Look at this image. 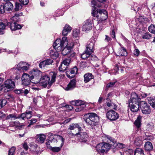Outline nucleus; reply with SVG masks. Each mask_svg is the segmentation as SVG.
I'll list each match as a JSON object with an SVG mask.
<instances>
[{
  "instance_id": "22",
  "label": "nucleus",
  "mask_w": 155,
  "mask_h": 155,
  "mask_svg": "<svg viewBox=\"0 0 155 155\" xmlns=\"http://www.w3.org/2000/svg\"><path fill=\"white\" fill-rule=\"evenodd\" d=\"M128 106L130 107V110L133 112H137L140 107V104L134 103L132 102L128 103Z\"/></svg>"
},
{
  "instance_id": "21",
  "label": "nucleus",
  "mask_w": 155,
  "mask_h": 155,
  "mask_svg": "<svg viewBox=\"0 0 155 155\" xmlns=\"http://www.w3.org/2000/svg\"><path fill=\"white\" fill-rule=\"evenodd\" d=\"M76 86V80L74 79L71 80L67 85V86L64 88V89L67 91L71 90L75 88Z\"/></svg>"
},
{
  "instance_id": "9",
  "label": "nucleus",
  "mask_w": 155,
  "mask_h": 155,
  "mask_svg": "<svg viewBox=\"0 0 155 155\" xmlns=\"http://www.w3.org/2000/svg\"><path fill=\"white\" fill-rule=\"evenodd\" d=\"M29 64L28 63L21 61L17 65V69L19 71L24 73L28 70Z\"/></svg>"
},
{
  "instance_id": "12",
  "label": "nucleus",
  "mask_w": 155,
  "mask_h": 155,
  "mask_svg": "<svg viewBox=\"0 0 155 155\" xmlns=\"http://www.w3.org/2000/svg\"><path fill=\"white\" fill-rule=\"evenodd\" d=\"M96 41V39L95 38L92 37L88 41L86 49L87 51H89L90 53H93L94 52V48Z\"/></svg>"
},
{
  "instance_id": "50",
  "label": "nucleus",
  "mask_w": 155,
  "mask_h": 155,
  "mask_svg": "<svg viewBox=\"0 0 155 155\" xmlns=\"http://www.w3.org/2000/svg\"><path fill=\"white\" fill-rule=\"evenodd\" d=\"M79 34V31L78 29H75L73 31V35L75 37H78Z\"/></svg>"
},
{
  "instance_id": "8",
  "label": "nucleus",
  "mask_w": 155,
  "mask_h": 155,
  "mask_svg": "<svg viewBox=\"0 0 155 155\" xmlns=\"http://www.w3.org/2000/svg\"><path fill=\"white\" fill-rule=\"evenodd\" d=\"M106 115L107 117L110 121H115L119 118L118 114L112 110L107 111Z\"/></svg>"
},
{
  "instance_id": "25",
  "label": "nucleus",
  "mask_w": 155,
  "mask_h": 155,
  "mask_svg": "<svg viewBox=\"0 0 155 155\" xmlns=\"http://www.w3.org/2000/svg\"><path fill=\"white\" fill-rule=\"evenodd\" d=\"M120 48L118 49L117 53L119 54L118 56H126L127 55V52L126 49L123 46L121 45Z\"/></svg>"
},
{
  "instance_id": "5",
  "label": "nucleus",
  "mask_w": 155,
  "mask_h": 155,
  "mask_svg": "<svg viewBox=\"0 0 155 155\" xmlns=\"http://www.w3.org/2000/svg\"><path fill=\"white\" fill-rule=\"evenodd\" d=\"M13 4L10 2L2 3L0 5V12L2 14L7 12H10L13 9Z\"/></svg>"
},
{
  "instance_id": "16",
  "label": "nucleus",
  "mask_w": 155,
  "mask_h": 155,
  "mask_svg": "<svg viewBox=\"0 0 155 155\" xmlns=\"http://www.w3.org/2000/svg\"><path fill=\"white\" fill-rule=\"evenodd\" d=\"M50 78L47 75L44 76L42 77L40 79V83L41 85L44 87H45L48 85V87H50Z\"/></svg>"
},
{
  "instance_id": "31",
  "label": "nucleus",
  "mask_w": 155,
  "mask_h": 155,
  "mask_svg": "<svg viewBox=\"0 0 155 155\" xmlns=\"http://www.w3.org/2000/svg\"><path fill=\"white\" fill-rule=\"evenodd\" d=\"M51 77V80L50 81V85L51 86L52 84L55 81V78L57 76L56 73L54 72H51L50 73Z\"/></svg>"
},
{
  "instance_id": "26",
  "label": "nucleus",
  "mask_w": 155,
  "mask_h": 155,
  "mask_svg": "<svg viewBox=\"0 0 155 155\" xmlns=\"http://www.w3.org/2000/svg\"><path fill=\"white\" fill-rule=\"evenodd\" d=\"M84 81L85 83L88 82L91 79L94 78V76L91 73H88L85 74L84 76Z\"/></svg>"
},
{
  "instance_id": "35",
  "label": "nucleus",
  "mask_w": 155,
  "mask_h": 155,
  "mask_svg": "<svg viewBox=\"0 0 155 155\" xmlns=\"http://www.w3.org/2000/svg\"><path fill=\"white\" fill-rule=\"evenodd\" d=\"M134 144L137 146H140L142 143L141 138L140 137H138L135 139L134 142Z\"/></svg>"
},
{
  "instance_id": "49",
  "label": "nucleus",
  "mask_w": 155,
  "mask_h": 155,
  "mask_svg": "<svg viewBox=\"0 0 155 155\" xmlns=\"http://www.w3.org/2000/svg\"><path fill=\"white\" fill-rule=\"evenodd\" d=\"M15 150V147H12L9 150L8 155H13Z\"/></svg>"
},
{
  "instance_id": "28",
  "label": "nucleus",
  "mask_w": 155,
  "mask_h": 155,
  "mask_svg": "<svg viewBox=\"0 0 155 155\" xmlns=\"http://www.w3.org/2000/svg\"><path fill=\"white\" fill-rule=\"evenodd\" d=\"M46 138L45 135L43 134H40L37 136L36 139L37 141L40 143H43Z\"/></svg>"
},
{
  "instance_id": "61",
  "label": "nucleus",
  "mask_w": 155,
  "mask_h": 155,
  "mask_svg": "<svg viewBox=\"0 0 155 155\" xmlns=\"http://www.w3.org/2000/svg\"><path fill=\"white\" fill-rule=\"evenodd\" d=\"M76 106H78L82 104H84L81 100H76Z\"/></svg>"
},
{
  "instance_id": "62",
  "label": "nucleus",
  "mask_w": 155,
  "mask_h": 155,
  "mask_svg": "<svg viewBox=\"0 0 155 155\" xmlns=\"http://www.w3.org/2000/svg\"><path fill=\"white\" fill-rule=\"evenodd\" d=\"M138 6V5L137 4H134V5L132 6L131 8L132 10H134L135 12L137 11V7Z\"/></svg>"
},
{
  "instance_id": "15",
  "label": "nucleus",
  "mask_w": 155,
  "mask_h": 155,
  "mask_svg": "<svg viewBox=\"0 0 155 155\" xmlns=\"http://www.w3.org/2000/svg\"><path fill=\"white\" fill-rule=\"evenodd\" d=\"M16 21H13L10 22H7V26L10 28L12 31H15L21 29L22 27L21 25L17 23Z\"/></svg>"
},
{
  "instance_id": "14",
  "label": "nucleus",
  "mask_w": 155,
  "mask_h": 155,
  "mask_svg": "<svg viewBox=\"0 0 155 155\" xmlns=\"http://www.w3.org/2000/svg\"><path fill=\"white\" fill-rule=\"evenodd\" d=\"M67 44L66 45H64L62 47L61 51V54L64 56L67 55L71 51V50L73 48L74 44L73 43H71L70 46Z\"/></svg>"
},
{
  "instance_id": "3",
  "label": "nucleus",
  "mask_w": 155,
  "mask_h": 155,
  "mask_svg": "<svg viewBox=\"0 0 155 155\" xmlns=\"http://www.w3.org/2000/svg\"><path fill=\"white\" fill-rule=\"evenodd\" d=\"M87 118H84L85 122L91 126H96L99 121V116L94 113H88L86 115Z\"/></svg>"
},
{
  "instance_id": "63",
  "label": "nucleus",
  "mask_w": 155,
  "mask_h": 155,
  "mask_svg": "<svg viewBox=\"0 0 155 155\" xmlns=\"http://www.w3.org/2000/svg\"><path fill=\"white\" fill-rule=\"evenodd\" d=\"M115 82H110L107 84L106 85L107 88H109L113 87L115 84Z\"/></svg>"
},
{
  "instance_id": "20",
  "label": "nucleus",
  "mask_w": 155,
  "mask_h": 155,
  "mask_svg": "<svg viewBox=\"0 0 155 155\" xmlns=\"http://www.w3.org/2000/svg\"><path fill=\"white\" fill-rule=\"evenodd\" d=\"M78 72V69L76 66L71 68L69 71H67L66 75L69 78H74Z\"/></svg>"
},
{
  "instance_id": "56",
  "label": "nucleus",
  "mask_w": 155,
  "mask_h": 155,
  "mask_svg": "<svg viewBox=\"0 0 155 155\" xmlns=\"http://www.w3.org/2000/svg\"><path fill=\"white\" fill-rule=\"evenodd\" d=\"M37 121L36 119L35 118H32L30 120H28V123H30V124L33 125L34 123H35Z\"/></svg>"
},
{
  "instance_id": "18",
  "label": "nucleus",
  "mask_w": 155,
  "mask_h": 155,
  "mask_svg": "<svg viewBox=\"0 0 155 155\" xmlns=\"http://www.w3.org/2000/svg\"><path fill=\"white\" fill-rule=\"evenodd\" d=\"M93 21L91 19H87L83 23L82 29L84 31H89L92 28Z\"/></svg>"
},
{
  "instance_id": "7",
  "label": "nucleus",
  "mask_w": 155,
  "mask_h": 155,
  "mask_svg": "<svg viewBox=\"0 0 155 155\" xmlns=\"http://www.w3.org/2000/svg\"><path fill=\"white\" fill-rule=\"evenodd\" d=\"M140 108L142 113L144 114H148L151 112L150 105L145 101H142L140 102Z\"/></svg>"
},
{
  "instance_id": "55",
  "label": "nucleus",
  "mask_w": 155,
  "mask_h": 155,
  "mask_svg": "<svg viewBox=\"0 0 155 155\" xmlns=\"http://www.w3.org/2000/svg\"><path fill=\"white\" fill-rule=\"evenodd\" d=\"M140 51L137 48H135L134 51V54L136 56H138L139 55Z\"/></svg>"
},
{
  "instance_id": "64",
  "label": "nucleus",
  "mask_w": 155,
  "mask_h": 155,
  "mask_svg": "<svg viewBox=\"0 0 155 155\" xmlns=\"http://www.w3.org/2000/svg\"><path fill=\"white\" fill-rule=\"evenodd\" d=\"M12 123L14 124V126H15L17 127L20 126V123L18 121H15L12 122Z\"/></svg>"
},
{
  "instance_id": "44",
  "label": "nucleus",
  "mask_w": 155,
  "mask_h": 155,
  "mask_svg": "<svg viewBox=\"0 0 155 155\" xmlns=\"http://www.w3.org/2000/svg\"><path fill=\"white\" fill-rule=\"evenodd\" d=\"M71 61V59L67 58L63 61L61 64H64V66H67L69 64Z\"/></svg>"
},
{
  "instance_id": "2",
  "label": "nucleus",
  "mask_w": 155,
  "mask_h": 155,
  "mask_svg": "<svg viewBox=\"0 0 155 155\" xmlns=\"http://www.w3.org/2000/svg\"><path fill=\"white\" fill-rule=\"evenodd\" d=\"M68 44L67 37H63L62 39H57L53 43V47L54 50H51L50 51V56L53 59H55L58 58L59 54L58 52L61 51L62 47L64 45H66Z\"/></svg>"
},
{
  "instance_id": "51",
  "label": "nucleus",
  "mask_w": 155,
  "mask_h": 155,
  "mask_svg": "<svg viewBox=\"0 0 155 155\" xmlns=\"http://www.w3.org/2000/svg\"><path fill=\"white\" fill-rule=\"evenodd\" d=\"M18 119H21L24 120L25 118H26V113H22L21 114H18Z\"/></svg>"
},
{
  "instance_id": "30",
  "label": "nucleus",
  "mask_w": 155,
  "mask_h": 155,
  "mask_svg": "<svg viewBox=\"0 0 155 155\" xmlns=\"http://www.w3.org/2000/svg\"><path fill=\"white\" fill-rule=\"evenodd\" d=\"M15 92L18 94H21L22 95H25L29 93V91L27 89H20L15 90Z\"/></svg>"
},
{
  "instance_id": "48",
  "label": "nucleus",
  "mask_w": 155,
  "mask_h": 155,
  "mask_svg": "<svg viewBox=\"0 0 155 155\" xmlns=\"http://www.w3.org/2000/svg\"><path fill=\"white\" fill-rule=\"evenodd\" d=\"M19 14H15L12 18V19L13 20V21H19Z\"/></svg>"
},
{
  "instance_id": "40",
  "label": "nucleus",
  "mask_w": 155,
  "mask_h": 155,
  "mask_svg": "<svg viewBox=\"0 0 155 155\" xmlns=\"http://www.w3.org/2000/svg\"><path fill=\"white\" fill-rule=\"evenodd\" d=\"M37 148L38 145L36 144H34L31 145L30 149L32 152H37L38 151L37 149Z\"/></svg>"
},
{
  "instance_id": "42",
  "label": "nucleus",
  "mask_w": 155,
  "mask_h": 155,
  "mask_svg": "<svg viewBox=\"0 0 155 155\" xmlns=\"http://www.w3.org/2000/svg\"><path fill=\"white\" fill-rule=\"evenodd\" d=\"M22 8V5L19 3L16 2L15 3L14 10L15 11H18Z\"/></svg>"
},
{
  "instance_id": "34",
  "label": "nucleus",
  "mask_w": 155,
  "mask_h": 155,
  "mask_svg": "<svg viewBox=\"0 0 155 155\" xmlns=\"http://www.w3.org/2000/svg\"><path fill=\"white\" fill-rule=\"evenodd\" d=\"M134 155H144L143 150L140 148H136L135 150Z\"/></svg>"
},
{
  "instance_id": "38",
  "label": "nucleus",
  "mask_w": 155,
  "mask_h": 155,
  "mask_svg": "<svg viewBox=\"0 0 155 155\" xmlns=\"http://www.w3.org/2000/svg\"><path fill=\"white\" fill-rule=\"evenodd\" d=\"M62 147V146H61H61L60 147H53L51 146H50V149L53 152H58L60 151Z\"/></svg>"
},
{
  "instance_id": "58",
  "label": "nucleus",
  "mask_w": 155,
  "mask_h": 155,
  "mask_svg": "<svg viewBox=\"0 0 155 155\" xmlns=\"http://www.w3.org/2000/svg\"><path fill=\"white\" fill-rule=\"evenodd\" d=\"M147 98V99L148 103L150 104V103L151 102H153L155 101V100L152 97H148Z\"/></svg>"
},
{
  "instance_id": "41",
  "label": "nucleus",
  "mask_w": 155,
  "mask_h": 155,
  "mask_svg": "<svg viewBox=\"0 0 155 155\" xmlns=\"http://www.w3.org/2000/svg\"><path fill=\"white\" fill-rule=\"evenodd\" d=\"M148 30L151 33L155 34V25H150L148 27Z\"/></svg>"
},
{
  "instance_id": "11",
  "label": "nucleus",
  "mask_w": 155,
  "mask_h": 155,
  "mask_svg": "<svg viewBox=\"0 0 155 155\" xmlns=\"http://www.w3.org/2000/svg\"><path fill=\"white\" fill-rule=\"evenodd\" d=\"M15 86V82L12 80L8 79L6 81L4 84H2V87H4V91L7 92L8 90H6L5 88L7 89L13 88Z\"/></svg>"
},
{
  "instance_id": "60",
  "label": "nucleus",
  "mask_w": 155,
  "mask_h": 155,
  "mask_svg": "<svg viewBox=\"0 0 155 155\" xmlns=\"http://www.w3.org/2000/svg\"><path fill=\"white\" fill-rule=\"evenodd\" d=\"M104 41L106 42H109L112 40V38L107 35H106Z\"/></svg>"
},
{
  "instance_id": "39",
  "label": "nucleus",
  "mask_w": 155,
  "mask_h": 155,
  "mask_svg": "<svg viewBox=\"0 0 155 155\" xmlns=\"http://www.w3.org/2000/svg\"><path fill=\"white\" fill-rule=\"evenodd\" d=\"M11 118L14 119H18V114H10L8 115L6 117V119H9Z\"/></svg>"
},
{
  "instance_id": "36",
  "label": "nucleus",
  "mask_w": 155,
  "mask_h": 155,
  "mask_svg": "<svg viewBox=\"0 0 155 155\" xmlns=\"http://www.w3.org/2000/svg\"><path fill=\"white\" fill-rule=\"evenodd\" d=\"M107 138L108 140L107 141L109 143H110V145H114V144L116 143V140L114 138L109 137V136H107L106 138Z\"/></svg>"
},
{
  "instance_id": "52",
  "label": "nucleus",
  "mask_w": 155,
  "mask_h": 155,
  "mask_svg": "<svg viewBox=\"0 0 155 155\" xmlns=\"http://www.w3.org/2000/svg\"><path fill=\"white\" fill-rule=\"evenodd\" d=\"M7 102V101L5 99H1L0 100V104L2 106V107L6 104Z\"/></svg>"
},
{
  "instance_id": "27",
  "label": "nucleus",
  "mask_w": 155,
  "mask_h": 155,
  "mask_svg": "<svg viewBox=\"0 0 155 155\" xmlns=\"http://www.w3.org/2000/svg\"><path fill=\"white\" fill-rule=\"evenodd\" d=\"M76 128L78 129V131H81L82 128L78 123L71 124L69 126L68 131L69 130H74Z\"/></svg>"
},
{
  "instance_id": "19",
  "label": "nucleus",
  "mask_w": 155,
  "mask_h": 155,
  "mask_svg": "<svg viewBox=\"0 0 155 155\" xmlns=\"http://www.w3.org/2000/svg\"><path fill=\"white\" fill-rule=\"evenodd\" d=\"M75 135L78 137H80L79 140L81 142H85L87 140L88 135L86 132L78 131L77 133L75 134Z\"/></svg>"
},
{
  "instance_id": "4",
  "label": "nucleus",
  "mask_w": 155,
  "mask_h": 155,
  "mask_svg": "<svg viewBox=\"0 0 155 155\" xmlns=\"http://www.w3.org/2000/svg\"><path fill=\"white\" fill-rule=\"evenodd\" d=\"M111 146L109 143H102L98 144L96 147L97 151L99 153H104L110 149Z\"/></svg>"
},
{
  "instance_id": "53",
  "label": "nucleus",
  "mask_w": 155,
  "mask_h": 155,
  "mask_svg": "<svg viewBox=\"0 0 155 155\" xmlns=\"http://www.w3.org/2000/svg\"><path fill=\"white\" fill-rule=\"evenodd\" d=\"M63 29L68 31L71 32V28L68 25H66L64 27Z\"/></svg>"
},
{
  "instance_id": "13",
  "label": "nucleus",
  "mask_w": 155,
  "mask_h": 155,
  "mask_svg": "<svg viewBox=\"0 0 155 155\" xmlns=\"http://www.w3.org/2000/svg\"><path fill=\"white\" fill-rule=\"evenodd\" d=\"M139 95L136 93L133 92L131 94L130 99L128 100V103L132 102L134 103H139L142 101Z\"/></svg>"
},
{
  "instance_id": "45",
  "label": "nucleus",
  "mask_w": 155,
  "mask_h": 155,
  "mask_svg": "<svg viewBox=\"0 0 155 155\" xmlns=\"http://www.w3.org/2000/svg\"><path fill=\"white\" fill-rule=\"evenodd\" d=\"M75 53L72 52V51H71L67 55V57L68 58H69L71 59V60L72 59V58H73L75 56Z\"/></svg>"
},
{
  "instance_id": "47",
  "label": "nucleus",
  "mask_w": 155,
  "mask_h": 155,
  "mask_svg": "<svg viewBox=\"0 0 155 155\" xmlns=\"http://www.w3.org/2000/svg\"><path fill=\"white\" fill-rule=\"evenodd\" d=\"M151 35L149 33H146L142 35V37L143 39H148L151 37Z\"/></svg>"
},
{
  "instance_id": "33",
  "label": "nucleus",
  "mask_w": 155,
  "mask_h": 155,
  "mask_svg": "<svg viewBox=\"0 0 155 155\" xmlns=\"http://www.w3.org/2000/svg\"><path fill=\"white\" fill-rule=\"evenodd\" d=\"M6 26H7V22L6 23H4L0 21V35L4 34V30Z\"/></svg>"
},
{
  "instance_id": "6",
  "label": "nucleus",
  "mask_w": 155,
  "mask_h": 155,
  "mask_svg": "<svg viewBox=\"0 0 155 155\" xmlns=\"http://www.w3.org/2000/svg\"><path fill=\"white\" fill-rule=\"evenodd\" d=\"M89 51L85 49L84 52L81 54V58L84 60L94 61L97 60V58L94 55H92V53H90Z\"/></svg>"
},
{
  "instance_id": "17",
  "label": "nucleus",
  "mask_w": 155,
  "mask_h": 155,
  "mask_svg": "<svg viewBox=\"0 0 155 155\" xmlns=\"http://www.w3.org/2000/svg\"><path fill=\"white\" fill-rule=\"evenodd\" d=\"M30 76L26 73H24L21 77V83L23 85L28 86L31 82Z\"/></svg>"
},
{
  "instance_id": "1",
  "label": "nucleus",
  "mask_w": 155,
  "mask_h": 155,
  "mask_svg": "<svg viewBox=\"0 0 155 155\" xmlns=\"http://www.w3.org/2000/svg\"><path fill=\"white\" fill-rule=\"evenodd\" d=\"M106 0H92L91 3L93 7L92 9L91 14L94 17H96L97 19V21L99 23H104L105 21L107 18V12L105 10H97L96 8L97 7H100L101 4L99 2L103 3L106 2Z\"/></svg>"
},
{
  "instance_id": "59",
  "label": "nucleus",
  "mask_w": 155,
  "mask_h": 155,
  "mask_svg": "<svg viewBox=\"0 0 155 155\" xmlns=\"http://www.w3.org/2000/svg\"><path fill=\"white\" fill-rule=\"evenodd\" d=\"M98 24L97 25L96 27L98 29L101 30L103 28V26H102V23H99L98 22Z\"/></svg>"
},
{
  "instance_id": "24",
  "label": "nucleus",
  "mask_w": 155,
  "mask_h": 155,
  "mask_svg": "<svg viewBox=\"0 0 155 155\" xmlns=\"http://www.w3.org/2000/svg\"><path fill=\"white\" fill-rule=\"evenodd\" d=\"M31 76L41 78L42 72L37 68L33 69L30 72Z\"/></svg>"
},
{
  "instance_id": "43",
  "label": "nucleus",
  "mask_w": 155,
  "mask_h": 155,
  "mask_svg": "<svg viewBox=\"0 0 155 155\" xmlns=\"http://www.w3.org/2000/svg\"><path fill=\"white\" fill-rule=\"evenodd\" d=\"M86 107V105L85 104H82L78 106H77L75 109L76 112H78L83 110Z\"/></svg>"
},
{
  "instance_id": "10",
  "label": "nucleus",
  "mask_w": 155,
  "mask_h": 155,
  "mask_svg": "<svg viewBox=\"0 0 155 155\" xmlns=\"http://www.w3.org/2000/svg\"><path fill=\"white\" fill-rule=\"evenodd\" d=\"M49 139L51 142L57 143L58 140H61L62 141L61 143V146H63L64 144V139L62 136L58 135H54L51 134V135L49 137Z\"/></svg>"
},
{
  "instance_id": "23",
  "label": "nucleus",
  "mask_w": 155,
  "mask_h": 155,
  "mask_svg": "<svg viewBox=\"0 0 155 155\" xmlns=\"http://www.w3.org/2000/svg\"><path fill=\"white\" fill-rule=\"evenodd\" d=\"M53 62V59L50 58L47 59L41 62L39 64V67L40 68H42L45 67L46 65L52 64Z\"/></svg>"
},
{
  "instance_id": "54",
  "label": "nucleus",
  "mask_w": 155,
  "mask_h": 155,
  "mask_svg": "<svg viewBox=\"0 0 155 155\" xmlns=\"http://www.w3.org/2000/svg\"><path fill=\"white\" fill-rule=\"evenodd\" d=\"M63 65V64L61 63L59 67V70L60 71H64L66 70V68L67 67V66H64L62 68Z\"/></svg>"
},
{
  "instance_id": "57",
  "label": "nucleus",
  "mask_w": 155,
  "mask_h": 155,
  "mask_svg": "<svg viewBox=\"0 0 155 155\" xmlns=\"http://www.w3.org/2000/svg\"><path fill=\"white\" fill-rule=\"evenodd\" d=\"M21 3L24 5H26L29 3V0H19Z\"/></svg>"
},
{
  "instance_id": "46",
  "label": "nucleus",
  "mask_w": 155,
  "mask_h": 155,
  "mask_svg": "<svg viewBox=\"0 0 155 155\" xmlns=\"http://www.w3.org/2000/svg\"><path fill=\"white\" fill-rule=\"evenodd\" d=\"M32 112L26 110V118L27 119H30L32 117Z\"/></svg>"
},
{
  "instance_id": "37",
  "label": "nucleus",
  "mask_w": 155,
  "mask_h": 155,
  "mask_svg": "<svg viewBox=\"0 0 155 155\" xmlns=\"http://www.w3.org/2000/svg\"><path fill=\"white\" fill-rule=\"evenodd\" d=\"M141 119V117L139 116L134 122V124L138 128L140 127Z\"/></svg>"
},
{
  "instance_id": "29",
  "label": "nucleus",
  "mask_w": 155,
  "mask_h": 155,
  "mask_svg": "<svg viewBox=\"0 0 155 155\" xmlns=\"http://www.w3.org/2000/svg\"><path fill=\"white\" fill-rule=\"evenodd\" d=\"M144 148L145 150L150 151L153 149V147L152 143L150 141L146 142L144 144Z\"/></svg>"
},
{
  "instance_id": "32",
  "label": "nucleus",
  "mask_w": 155,
  "mask_h": 155,
  "mask_svg": "<svg viewBox=\"0 0 155 155\" xmlns=\"http://www.w3.org/2000/svg\"><path fill=\"white\" fill-rule=\"evenodd\" d=\"M30 78L31 83L35 84L40 83L41 78L31 76Z\"/></svg>"
}]
</instances>
